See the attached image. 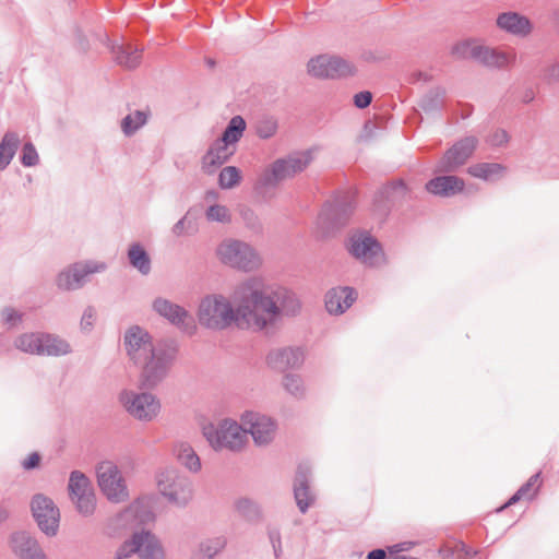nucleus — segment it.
<instances>
[{
	"label": "nucleus",
	"mask_w": 559,
	"mask_h": 559,
	"mask_svg": "<svg viewBox=\"0 0 559 559\" xmlns=\"http://www.w3.org/2000/svg\"><path fill=\"white\" fill-rule=\"evenodd\" d=\"M154 514L147 502L138 498L126 509L116 514L110 521L117 528H131L153 521Z\"/></svg>",
	"instance_id": "nucleus-21"
},
{
	"label": "nucleus",
	"mask_w": 559,
	"mask_h": 559,
	"mask_svg": "<svg viewBox=\"0 0 559 559\" xmlns=\"http://www.w3.org/2000/svg\"><path fill=\"white\" fill-rule=\"evenodd\" d=\"M107 267L104 261L84 260L72 263L57 275V287L66 292L78 290L90 281V275L103 273Z\"/></svg>",
	"instance_id": "nucleus-9"
},
{
	"label": "nucleus",
	"mask_w": 559,
	"mask_h": 559,
	"mask_svg": "<svg viewBox=\"0 0 559 559\" xmlns=\"http://www.w3.org/2000/svg\"><path fill=\"white\" fill-rule=\"evenodd\" d=\"M545 79L549 82L559 80V63L551 64L548 67L544 74Z\"/></svg>",
	"instance_id": "nucleus-54"
},
{
	"label": "nucleus",
	"mask_w": 559,
	"mask_h": 559,
	"mask_svg": "<svg viewBox=\"0 0 559 559\" xmlns=\"http://www.w3.org/2000/svg\"><path fill=\"white\" fill-rule=\"evenodd\" d=\"M405 549H406V548H402V547H401V548H399V549H397V551H403V550H405Z\"/></svg>",
	"instance_id": "nucleus-64"
},
{
	"label": "nucleus",
	"mask_w": 559,
	"mask_h": 559,
	"mask_svg": "<svg viewBox=\"0 0 559 559\" xmlns=\"http://www.w3.org/2000/svg\"><path fill=\"white\" fill-rule=\"evenodd\" d=\"M250 282H255L258 297L255 298V314L264 320L263 330L273 325L281 316H295L300 310V302L297 296L285 288L269 292L262 277L252 276Z\"/></svg>",
	"instance_id": "nucleus-3"
},
{
	"label": "nucleus",
	"mask_w": 559,
	"mask_h": 559,
	"mask_svg": "<svg viewBox=\"0 0 559 559\" xmlns=\"http://www.w3.org/2000/svg\"><path fill=\"white\" fill-rule=\"evenodd\" d=\"M246 130V121L241 116H234L225 130L221 139L231 145L236 144L242 136Z\"/></svg>",
	"instance_id": "nucleus-37"
},
{
	"label": "nucleus",
	"mask_w": 559,
	"mask_h": 559,
	"mask_svg": "<svg viewBox=\"0 0 559 559\" xmlns=\"http://www.w3.org/2000/svg\"><path fill=\"white\" fill-rule=\"evenodd\" d=\"M96 473L98 486L110 502L120 503L129 498L126 481L117 465L102 462Z\"/></svg>",
	"instance_id": "nucleus-14"
},
{
	"label": "nucleus",
	"mask_w": 559,
	"mask_h": 559,
	"mask_svg": "<svg viewBox=\"0 0 559 559\" xmlns=\"http://www.w3.org/2000/svg\"><path fill=\"white\" fill-rule=\"evenodd\" d=\"M190 224V222L187 221V215L183 216L182 218H180L174 226H173V234L176 235V236H181L183 235L185 233V229H186V225Z\"/></svg>",
	"instance_id": "nucleus-55"
},
{
	"label": "nucleus",
	"mask_w": 559,
	"mask_h": 559,
	"mask_svg": "<svg viewBox=\"0 0 559 559\" xmlns=\"http://www.w3.org/2000/svg\"><path fill=\"white\" fill-rule=\"evenodd\" d=\"M534 97H535V95H534L533 90H527L523 95L522 102L525 104H528L534 99Z\"/></svg>",
	"instance_id": "nucleus-59"
},
{
	"label": "nucleus",
	"mask_w": 559,
	"mask_h": 559,
	"mask_svg": "<svg viewBox=\"0 0 559 559\" xmlns=\"http://www.w3.org/2000/svg\"><path fill=\"white\" fill-rule=\"evenodd\" d=\"M357 298V293L349 286L332 287L325 294V309L331 314L344 313Z\"/></svg>",
	"instance_id": "nucleus-26"
},
{
	"label": "nucleus",
	"mask_w": 559,
	"mask_h": 559,
	"mask_svg": "<svg viewBox=\"0 0 559 559\" xmlns=\"http://www.w3.org/2000/svg\"><path fill=\"white\" fill-rule=\"evenodd\" d=\"M68 489L70 499L81 515L90 516L95 512L96 498L94 489L91 480L82 472H71Z\"/></svg>",
	"instance_id": "nucleus-15"
},
{
	"label": "nucleus",
	"mask_w": 559,
	"mask_h": 559,
	"mask_svg": "<svg viewBox=\"0 0 559 559\" xmlns=\"http://www.w3.org/2000/svg\"><path fill=\"white\" fill-rule=\"evenodd\" d=\"M243 430L250 433L254 443L259 447L269 444L275 436V421L263 414L255 412H246L241 416Z\"/></svg>",
	"instance_id": "nucleus-19"
},
{
	"label": "nucleus",
	"mask_w": 559,
	"mask_h": 559,
	"mask_svg": "<svg viewBox=\"0 0 559 559\" xmlns=\"http://www.w3.org/2000/svg\"><path fill=\"white\" fill-rule=\"evenodd\" d=\"M478 140L474 135L465 136L456 141L436 165V173L452 174L463 166L474 153Z\"/></svg>",
	"instance_id": "nucleus-16"
},
{
	"label": "nucleus",
	"mask_w": 559,
	"mask_h": 559,
	"mask_svg": "<svg viewBox=\"0 0 559 559\" xmlns=\"http://www.w3.org/2000/svg\"><path fill=\"white\" fill-rule=\"evenodd\" d=\"M119 401L129 415L141 421H150L160 411V403L155 395L147 392L122 390Z\"/></svg>",
	"instance_id": "nucleus-10"
},
{
	"label": "nucleus",
	"mask_w": 559,
	"mask_h": 559,
	"mask_svg": "<svg viewBox=\"0 0 559 559\" xmlns=\"http://www.w3.org/2000/svg\"><path fill=\"white\" fill-rule=\"evenodd\" d=\"M453 53L463 58H472L486 67L497 69L506 68L514 60L512 52L473 45L467 41L456 45L453 48Z\"/></svg>",
	"instance_id": "nucleus-13"
},
{
	"label": "nucleus",
	"mask_w": 559,
	"mask_h": 559,
	"mask_svg": "<svg viewBox=\"0 0 559 559\" xmlns=\"http://www.w3.org/2000/svg\"><path fill=\"white\" fill-rule=\"evenodd\" d=\"M348 252L367 266H379L384 262L380 242L366 231L353 234L347 241Z\"/></svg>",
	"instance_id": "nucleus-11"
},
{
	"label": "nucleus",
	"mask_w": 559,
	"mask_h": 559,
	"mask_svg": "<svg viewBox=\"0 0 559 559\" xmlns=\"http://www.w3.org/2000/svg\"><path fill=\"white\" fill-rule=\"evenodd\" d=\"M305 359L300 347H282L270 350L266 356L267 366L276 371L299 368Z\"/></svg>",
	"instance_id": "nucleus-24"
},
{
	"label": "nucleus",
	"mask_w": 559,
	"mask_h": 559,
	"mask_svg": "<svg viewBox=\"0 0 559 559\" xmlns=\"http://www.w3.org/2000/svg\"><path fill=\"white\" fill-rule=\"evenodd\" d=\"M503 171L504 167L498 163H478L467 168V173L471 176L486 181L499 178Z\"/></svg>",
	"instance_id": "nucleus-35"
},
{
	"label": "nucleus",
	"mask_w": 559,
	"mask_h": 559,
	"mask_svg": "<svg viewBox=\"0 0 559 559\" xmlns=\"http://www.w3.org/2000/svg\"><path fill=\"white\" fill-rule=\"evenodd\" d=\"M2 320L10 326H14L22 320V316L12 308H5L2 310Z\"/></svg>",
	"instance_id": "nucleus-52"
},
{
	"label": "nucleus",
	"mask_w": 559,
	"mask_h": 559,
	"mask_svg": "<svg viewBox=\"0 0 559 559\" xmlns=\"http://www.w3.org/2000/svg\"><path fill=\"white\" fill-rule=\"evenodd\" d=\"M539 477H540V472L532 475L528 478V480L525 484H523L518 489V491L503 506H501L499 509H497V512H501L506 508L516 503L520 499H522L524 497H528V493L535 487V485L538 481Z\"/></svg>",
	"instance_id": "nucleus-41"
},
{
	"label": "nucleus",
	"mask_w": 559,
	"mask_h": 559,
	"mask_svg": "<svg viewBox=\"0 0 559 559\" xmlns=\"http://www.w3.org/2000/svg\"><path fill=\"white\" fill-rule=\"evenodd\" d=\"M497 25L501 29L520 36H525L531 32L528 19L515 12L501 13L497 19Z\"/></svg>",
	"instance_id": "nucleus-31"
},
{
	"label": "nucleus",
	"mask_w": 559,
	"mask_h": 559,
	"mask_svg": "<svg viewBox=\"0 0 559 559\" xmlns=\"http://www.w3.org/2000/svg\"><path fill=\"white\" fill-rule=\"evenodd\" d=\"M457 547L460 548L461 551L464 552L465 557L471 558V557H474L477 554L476 550H473L471 547H468L464 543H461Z\"/></svg>",
	"instance_id": "nucleus-57"
},
{
	"label": "nucleus",
	"mask_w": 559,
	"mask_h": 559,
	"mask_svg": "<svg viewBox=\"0 0 559 559\" xmlns=\"http://www.w3.org/2000/svg\"><path fill=\"white\" fill-rule=\"evenodd\" d=\"M123 345L129 358L143 368L140 382L144 389L156 386L167 376L177 354L169 344L154 345L150 333L139 325L126 331Z\"/></svg>",
	"instance_id": "nucleus-2"
},
{
	"label": "nucleus",
	"mask_w": 559,
	"mask_h": 559,
	"mask_svg": "<svg viewBox=\"0 0 559 559\" xmlns=\"http://www.w3.org/2000/svg\"><path fill=\"white\" fill-rule=\"evenodd\" d=\"M236 509L243 518L253 521L259 519L260 516V509L259 506L248 499V498H241L236 501Z\"/></svg>",
	"instance_id": "nucleus-43"
},
{
	"label": "nucleus",
	"mask_w": 559,
	"mask_h": 559,
	"mask_svg": "<svg viewBox=\"0 0 559 559\" xmlns=\"http://www.w3.org/2000/svg\"><path fill=\"white\" fill-rule=\"evenodd\" d=\"M240 179V170L235 166H227L219 173L218 185L222 189H231L239 183Z\"/></svg>",
	"instance_id": "nucleus-42"
},
{
	"label": "nucleus",
	"mask_w": 559,
	"mask_h": 559,
	"mask_svg": "<svg viewBox=\"0 0 559 559\" xmlns=\"http://www.w3.org/2000/svg\"><path fill=\"white\" fill-rule=\"evenodd\" d=\"M537 489H538V487H536V488L534 489L533 493L528 497L530 499H532V498L535 496V493L537 492Z\"/></svg>",
	"instance_id": "nucleus-63"
},
{
	"label": "nucleus",
	"mask_w": 559,
	"mask_h": 559,
	"mask_svg": "<svg viewBox=\"0 0 559 559\" xmlns=\"http://www.w3.org/2000/svg\"><path fill=\"white\" fill-rule=\"evenodd\" d=\"M205 216L209 222L230 223L231 221L228 209L221 204L211 205L206 210Z\"/></svg>",
	"instance_id": "nucleus-44"
},
{
	"label": "nucleus",
	"mask_w": 559,
	"mask_h": 559,
	"mask_svg": "<svg viewBox=\"0 0 559 559\" xmlns=\"http://www.w3.org/2000/svg\"><path fill=\"white\" fill-rule=\"evenodd\" d=\"M355 68L338 56L320 55L308 62V72L319 79H341L354 74Z\"/></svg>",
	"instance_id": "nucleus-17"
},
{
	"label": "nucleus",
	"mask_w": 559,
	"mask_h": 559,
	"mask_svg": "<svg viewBox=\"0 0 559 559\" xmlns=\"http://www.w3.org/2000/svg\"><path fill=\"white\" fill-rule=\"evenodd\" d=\"M31 509L39 530L47 536H55L59 528L60 512L52 499L37 493L32 499Z\"/></svg>",
	"instance_id": "nucleus-18"
},
{
	"label": "nucleus",
	"mask_w": 559,
	"mask_h": 559,
	"mask_svg": "<svg viewBox=\"0 0 559 559\" xmlns=\"http://www.w3.org/2000/svg\"><path fill=\"white\" fill-rule=\"evenodd\" d=\"M226 545L223 536L214 537L202 542L199 548L192 554L191 559H213Z\"/></svg>",
	"instance_id": "nucleus-36"
},
{
	"label": "nucleus",
	"mask_w": 559,
	"mask_h": 559,
	"mask_svg": "<svg viewBox=\"0 0 559 559\" xmlns=\"http://www.w3.org/2000/svg\"><path fill=\"white\" fill-rule=\"evenodd\" d=\"M278 129L276 118L272 116H264L255 123V134L263 140H267L275 135Z\"/></svg>",
	"instance_id": "nucleus-39"
},
{
	"label": "nucleus",
	"mask_w": 559,
	"mask_h": 559,
	"mask_svg": "<svg viewBox=\"0 0 559 559\" xmlns=\"http://www.w3.org/2000/svg\"><path fill=\"white\" fill-rule=\"evenodd\" d=\"M312 151L306 150L294 152L286 157L274 160L260 178V185L265 188H273L281 181L292 178L304 171L312 162Z\"/></svg>",
	"instance_id": "nucleus-4"
},
{
	"label": "nucleus",
	"mask_w": 559,
	"mask_h": 559,
	"mask_svg": "<svg viewBox=\"0 0 559 559\" xmlns=\"http://www.w3.org/2000/svg\"><path fill=\"white\" fill-rule=\"evenodd\" d=\"M386 558V554L383 549H373L371 551L368 552L367 555V559H385Z\"/></svg>",
	"instance_id": "nucleus-56"
},
{
	"label": "nucleus",
	"mask_w": 559,
	"mask_h": 559,
	"mask_svg": "<svg viewBox=\"0 0 559 559\" xmlns=\"http://www.w3.org/2000/svg\"><path fill=\"white\" fill-rule=\"evenodd\" d=\"M442 92L437 90L427 94L421 100V108L426 111L438 110L441 106Z\"/></svg>",
	"instance_id": "nucleus-46"
},
{
	"label": "nucleus",
	"mask_w": 559,
	"mask_h": 559,
	"mask_svg": "<svg viewBox=\"0 0 559 559\" xmlns=\"http://www.w3.org/2000/svg\"><path fill=\"white\" fill-rule=\"evenodd\" d=\"M96 320V310L94 307L88 306L85 308L82 318H81V329L82 331L90 332Z\"/></svg>",
	"instance_id": "nucleus-48"
},
{
	"label": "nucleus",
	"mask_w": 559,
	"mask_h": 559,
	"mask_svg": "<svg viewBox=\"0 0 559 559\" xmlns=\"http://www.w3.org/2000/svg\"><path fill=\"white\" fill-rule=\"evenodd\" d=\"M417 79L418 80H424V81H428L429 80L428 75L423 73V72H418L417 73Z\"/></svg>",
	"instance_id": "nucleus-61"
},
{
	"label": "nucleus",
	"mask_w": 559,
	"mask_h": 559,
	"mask_svg": "<svg viewBox=\"0 0 559 559\" xmlns=\"http://www.w3.org/2000/svg\"><path fill=\"white\" fill-rule=\"evenodd\" d=\"M11 548L20 559H46L36 538L27 532H15L11 535Z\"/></svg>",
	"instance_id": "nucleus-28"
},
{
	"label": "nucleus",
	"mask_w": 559,
	"mask_h": 559,
	"mask_svg": "<svg viewBox=\"0 0 559 559\" xmlns=\"http://www.w3.org/2000/svg\"><path fill=\"white\" fill-rule=\"evenodd\" d=\"M269 538L273 547L274 556L276 559L280 558L282 554V542H281V533L278 528H270L269 530Z\"/></svg>",
	"instance_id": "nucleus-50"
},
{
	"label": "nucleus",
	"mask_w": 559,
	"mask_h": 559,
	"mask_svg": "<svg viewBox=\"0 0 559 559\" xmlns=\"http://www.w3.org/2000/svg\"><path fill=\"white\" fill-rule=\"evenodd\" d=\"M254 283L250 282L249 277L235 288L236 308L222 294H212L202 298L198 310L200 324L212 331H224L234 324L255 332L263 331L265 321L255 314L258 290Z\"/></svg>",
	"instance_id": "nucleus-1"
},
{
	"label": "nucleus",
	"mask_w": 559,
	"mask_h": 559,
	"mask_svg": "<svg viewBox=\"0 0 559 559\" xmlns=\"http://www.w3.org/2000/svg\"><path fill=\"white\" fill-rule=\"evenodd\" d=\"M14 344L17 349L32 355L63 356L71 353L67 341L48 333H25Z\"/></svg>",
	"instance_id": "nucleus-7"
},
{
	"label": "nucleus",
	"mask_w": 559,
	"mask_h": 559,
	"mask_svg": "<svg viewBox=\"0 0 559 559\" xmlns=\"http://www.w3.org/2000/svg\"><path fill=\"white\" fill-rule=\"evenodd\" d=\"M310 474L311 467L307 462H302L298 465L294 481V497L301 513H306L314 501V495L309 487Z\"/></svg>",
	"instance_id": "nucleus-25"
},
{
	"label": "nucleus",
	"mask_w": 559,
	"mask_h": 559,
	"mask_svg": "<svg viewBox=\"0 0 559 559\" xmlns=\"http://www.w3.org/2000/svg\"><path fill=\"white\" fill-rule=\"evenodd\" d=\"M8 347V342L3 337H0V354Z\"/></svg>",
	"instance_id": "nucleus-60"
},
{
	"label": "nucleus",
	"mask_w": 559,
	"mask_h": 559,
	"mask_svg": "<svg viewBox=\"0 0 559 559\" xmlns=\"http://www.w3.org/2000/svg\"><path fill=\"white\" fill-rule=\"evenodd\" d=\"M408 195V189L403 180H395L382 186L373 198V204L381 214H386L391 207L403 202Z\"/></svg>",
	"instance_id": "nucleus-22"
},
{
	"label": "nucleus",
	"mask_w": 559,
	"mask_h": 559,
	"mask_svg": "<svg viewBox=\"0 0 559 559\" xmlns=\"http://www.w3.org/2000/svg\"><path fill=\"white\" fill-rule=\"evenodd\" d=\"M372 100V94L368 91H362L354 96V105L359 108L364 109L370 105Z\"/></svg>",
	"instance_id": "nucleus-51"
},
{
	"label": "nucleus",
	"mask_w": 559,
	"mask_h": 559,
	"mask_svg": "<svg viewBox=\"0 0 559 559\" xmlns=\"http://www.w3.org/2000/svg\"><path fill=\"white\" fill-rule=\"evenodd\" d=\"M353 210V202L348 199L328 202L319 214V223L325 225L330 230L337 229L346 224Z\"/></svg>",
	"instance_id": "nucleus-23"
},
{
	"label": "nucleus",
	"mask_w": 559,
	"mask_h": 559,
	"mask_svg": "<svg viewBox=\"0 0 559 559\" xmlns=\"http://www.w3.org/2000/svg\"><path fill=\"white\" fill-rule=\"evenodd\" d=\"M240 215L249 228L254 230H258L260 228L261 225L259 218L253 210H251L250 207H243L240 211Z\"/></svg>",
	"instance_id": "nucleus-49"
},
{
	"label": "nucleus",
	"mask_w": 559,
	"mask_h": 559,
	"mask_svg": "<svg viewBox=\"0 0 559 559\" xmlns=\"http://www.w3.org/2000/svg\"><path fill=\"white\" fill-rule=\"evenodd\" d=\"M203 436L215 451H240L247 442V430L242 425L231 419H224L217 425L209 424L203 427Z\"/></svg>",
	"instance_id": "nucleus-5"
},
{
	"label": "nucleus",
	"mask_w": 559,
	"mask_h": 559,
	"mask_svg": "<svg viewBox=\"0 0 559 559\" xmlns=\"http://www.w3.org/2000/svg\"><path fill=\"white\" fill-rule=\"evenodd\" d=\"M39 162V156L36 151V147L32 142H26L23 145L22 154H21V163L25 167L36 166Z\"/></svg>",
	"instance_id": "nucleus-45"
},
{
	"label": "nucleus",
	"mask_w": 559,
	"mask_h": 559,
	"mask_svg": "<svg viewBox=\"0 0 559 559\" xmlns=\"http://www.w3.org/2000/svg\"><path fill=\"white\" fill-rule=\"evenodd\" d=\"M40 462V456L37 452H33L28 455L27 459H25L23 462H22V467L25 469V471H29V469H34L35 467L38 466Z\"/></svg>",
	"instance_id": "nucleus-53"
},
{
	"label": "nucleus",
	"mask_w": 559,
	"mask_h": 559,
	"mask_svg": "<svg viewBox=\"0 0 559 559\" xmlns=\"http://www.w3.org/2000/svg\"><path fill=\"white\" fill-rule=\"evenodd\" d=\"M147 116L144 111L135 110L127 115L121 121V128L127 136L134 134L142 126L146 123Z\"/></svg>",
	"instance_id": "nucleus-38"
},
{
	"label": "nucleus",
	"mask_w": 559,
	"mask_h": 559,
	"mask_svg": "<svg viewBox=\"0 0 559 559\" xmlns=\"http://www.w3.org/2000/svg\"><path fill=\"white\" fill-rule=\"evenodd\" d=\"M219 260L234 269L251 272L261 265L259 253L247 242L227 239L217 247Z\"/></svg>",
	"instance_id": "nucleus-6"
},
{
	"label": "nucleus",
	"mask_w": 559,
	"mask_h": 559,
	"mask_svg": "<svg viewBox=\"0 0 559 559\" xmlns=\"http://www.w3.org/2000/svg\"><path fill=\"white\" fill-rule=\"evenodd\" d=\"M21 140L16 132L8 131L0 142V170H4L13 159Z\"/></svg>",
	"instance_id": "nucleus-33"
},
{
	"label": "nucleus",
	"mask_w": 559,
	"mask_h": 559,
	"mask_svg": "<svg viewBox=\"0 0 559 559\" xmlns=\"http://www.w3.org/2000/svg\"><path fill=\"white\" fill-rule=\"evenodd\" d=\"M206 63L210 68H213L215 66V61L213 59H207Z\"/></svg>",
	"instance_id": "nucleus-62"
},
{
	"label": "nucleus",
	"mask_w": 559,
	"mask_h": 559,
	"mask_svg": "<svg viewBox=\"0 0 559 559\" xmlns=\"http://www.w3.org/2000/svg\"><path fill=\"white\" fill-rule=\"evenodd\" d=\"M231 144L224 142L221 138L216 139L202 157V168L207 174H213L217 168L227 163L235 154Z\"/></svg>",
	"instance_id": "nucleus-27"
},
{
	"label": "nucleus",
	"mask_w": 559,
	"mask_h": 559,
	"mask_svg": "<svg viewBox=\"0 0 559 559\" xmlns=\"http://www.w3.org/2000/svg\"><path fill=\"white\" fill-rule=\"evenodd\" d=\"M128 260L132 267L138 270L142 275L150 274L152 262L148 253L142 245L133 242L128 249Z\"/></svg>",
	"instance_id": "nucleus-32"
},
{
	"label": "nucleus",
	"mask_w": 559,
	"mask_h": 559,
	"mask_svg": "<svg viewBox=\"0 0 559 559\" xmlns=\"http://www.w3.org/2000/svg\"><path fill=\"white\" fill-rule=\"evenodd\" d=\"M9 518V507L3 502L0 504V523H3Z\"/></svg>",
	"instance_id": "nucleus-58"
},
{
	"label": "nucleus",
	"mask_w": 559,
	"mask_h": 559,
	"mask_svg": "<svg viewBox=\"0 0 559 559\" xmlns=\"http://www.w3.org/2000/svg\"><path fill=\"white\" fill-rule=\"evenodd\" d=\"M160 493L170 502L185 507L192 498V484L188 477L176 469H166L157 477Z\"/></svg>",
	"instance_id": "nucleus-12"
},
{
	"label": "nucleus",
	"mask_w": 559,
	"mask_h": 559,
	"mask_svg": "<svg viewBox=\"0 0 559 559\" xmlns=\"http://www.w3.org/2000/svg\"><path fill=\"white\" fill-rule=\"evenodd\" d=\"M110 52L115 62L128 70L138 68L142 62L143 49L131 43H112Z\"/></svg>",
	"instance_id": "nucleus-30"
},
{
	"label": "nucleus",
	"mask_w": 559,
	"mask_h": 559,
	"mask_svg": "<svg viewBox=\"0 0 559 559\" xmlns=\"http://www.w3.org/2000/svg\"><path fill=\"white\" fill-rule=\"evenodd\" d=\"M153 309L183 333L194 334L195 321L183 307L159 297L154 300Z\"/></svg>",
	"instance_id": "nucleus-20"
},
{
	"label": "nucleus",
	"mask_w": 559,
	"mask_h": 559,
	"mask_svg": "<svg viewBox=\"0 0 559 559\" xmlns=\"http://www.w3.org/2000/svg\"><path fill=\"white\" fill-rule=\"evenodd\" d=\"M283 386L286 390V392L293 395L294 397H305L306 389L300 376L293 373L285 374L283 379Z\"/></svg>",
	"instance_id": "nucleus-40"
},
{
	"label": "nucleus",
	"mask_w": 559,
	"mask_h": 559,
	"mask_svg": "<svg viewBox=\"0 0 559 559\" xmlns=\"http://www.w3.org/2000/svg\"><path fill=\"white\" fill-rule=\"evenodd\" d=\"M178 462L190 472L197 473L201 469V461L193 448L187 442H179L174 448Z\"/></svg>",
	"instance_id": "nucleus-34"
},
{
	"label": "nucleus",
	"mask_w": 559,
	"mask_h": 559,
	"mask_svg": "<svg viewBox=\"0 0 559 559\" xmlns=\"http://www.w3.org/2000/svg\"><path fill=\"white\" fill-rule=\"evenodd\" d=\"M465 182L455 175L436 176L426 182V190L441 198H451L464 190Z\"/></svg>",
	"instance_id": "nucleus-29"
},
{
	"label": "nucleus",
	"mask_w": 559,
	"mask_h": 559,
	"mask_svg": "<svg viewBox=\"0 0 559 559\" xmlns=\"http://www.w3.org/2000/svg\"><path fill=\"white\" fill-rule=\"evenodd\" d=\"M486 142L493 147L503 146L509 142V134L503 129H497L487 136Z\"/></svg>",
	"instance_id": "nucleus-47"
},
{
	"label": "nucleus",
	"mask_w": 559,
	"mask_h": 559,
	"mask_svg": "<svg viewBox=\"0 0 559 559\" xmlns=\"http://www.w3.org/2000/svg\"><path fill=\"white\" fill-rule=\"evenodd\" d=\"M136 554L140 559H165L159 539L150 531L134 533L116 551L115 559H126Z\"/></svg>",
	"instance_id": "nucleus-8"
}]
</instances>
